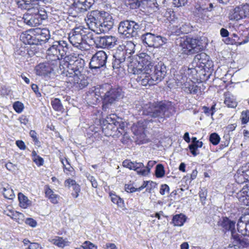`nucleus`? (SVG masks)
I'll return each mask as SVG.
<instances>
[{
    "instance_id": "20e7f679",
    "label": "nucleus",
    "mask_w": 249,
    "mask_h": 249,
    "mask_svg": "<svg viewBox=\"0 0 249 249\" xmlns=\"http://www.w3.org/2000/svg\"><path fill=\"white\" fill-rule=\"evenodd\" d=\"M85 60L77 57L74 53H67L61 60V64H60L58 73L61 75L67 73L70 74L74 72L75 70H84Z\"/></svg>"
},
{
    "instance_id": "6e6d98bb",
    "label": "nucleus",
    "mask_w": 249,
    "mask_h": 249,
    "mask_svg": "<svg viewBox=\"0 0 249 249\" xmlns=\"http://www.w3.org/2000/svg\"><path fill=\"white\" fill-rule=\"evenodd\" d=\"M82 248L83 249H97L96 247L89 241H85L82 246Z\"/></svg>"
},
{
    "instance_id": "338daca9",
    "label": "nucleus",
    "mask_w": 249,
    "mask_h": 249,
    "mask_svg": "<svg viewBox=\"0 0 249 249\" xmlns=\"http://www.w3.org/2000/svg\"><path fill=\"white\" fill-rule=\"evenodd\" d=\"M231 232V237L234 239L235 241L237 243L240 239L241 237L236 232L235 230L234 231H230Z\"/></svg>"
},
{
    "instance_id": "c9c22d12",
    "label": "nucleus",
    "mask_w": 249,
    "mask_h": 249,
    "mask_svg": "<svg viewBox=\"0 0 249 249\" xmlns=\"http://www.w3.org/2000/svg\"><path fill=\"white\" fill-rule=\"evenodd\" d=\"M186 221L185 216L182 214H176L172 218V223L174 226H181Z\"/></svg>"
},
{
    "instance_id": "603ef678",
    "label": "nucleus",
    "mask_w": 249,
    "mask_h": 249,
    "mask_svg": "<svg viewBox=\"0 0 249 249\" xmlns=\"http://www.w3.org/2000/svg\"><path fill=\"white\" fill-rule=\"evenodd\" d=\"M241 119L243 124H247L249 121V110H247L242 112Z\"/></svg>"
},
{
    "instance_id": "6e6552de",
    "label": "nucleus",
    "mask_w": 249,
    "mask_h": 249,
    "mask_svg": "<svg viewBox=\"0 0 249 249\" xmlns=\"http://www.w3.org/2000/svg\"><path fill=\"white\" fill-rule=\"evenodd\" d=\"M86 36L84 28L79 26L73 29L69 35V40L71 44L79 50L86 49L87 43L84 37Z\"/></svg>"
},
{
    "instance_id": "4be33fe9",
    "label": "nucleus",
    "mask_w": 249,
    "mask_h": 249,
    "mask_svg": "<svg viewBox=\"0 0 249 249\" xmlns=\"http://www.w3.org/2000/svg\"><path fill=\"white\" fill-rule=\"evenodd\" d=\"M236 221L223 216L218 221L217 225L225 233L235 230Z\"/></svg>"
},
{
    "instance_id": "b1692460",
    "label": "nucleus",
    "mask_w": 249,
    "mask_h": 249,
    "mask_svg": "<svg viewBox=\"0 0 249 249\" xmlns=\"http://www.w3.org/2000/svg\"><path fill=\"white\" fill-rule=\"evenodd\" d=\"M184 70L181 69L179 71H176L174 72L173 80L175 81V84H174L172 82V87L176 88L180 87L183 83H184L187 79L186 76L184 75Z\"/></svg>"
},
{
    "instance_id": "4468645a",
    "label": "nucleus",
    "mask_w": 249,
    "mask_h": 249,
    "mask_svg": "<svg viewBox=\"0 0 249 249\" xmlns=\"http://www.w3.org/2000/svg\"><path fill=\"white\" fill-rule=\"evenodd\" d=\"M249 17V4L237 6L230 11L229 18L231 20H239Z\"/></svg>"
},
{
    "instance_id": "a19ab883",
    "label": "nucleus",
    "mask_w": 249,
    "mask_h": 249,
    "mask_svg": "<svg viewBox=\"0 0 249 249\" xmlns=\"http://www.w3.org/2000/svg\"><path fill=\"white\" fill-rule=\"evenodd\" d=\"M2 192L4 196L6 198L11 199L15 196L13 190L9 185L3 187Z\"/></svg>"
},
{
    "instance_id": "7ed1b4c3",
    "label": "nucleus",
    "mask_w": 249,
    "mask_h": 249,
    "mask_svg": "<svg viewBox=\"0 0 249 249\" xmlns=\"http://www.w3.org/2000/svg\"><path fill=\"white\" fill-rule=\"evenodd\" d=\"M101 98L103 100V109L107 111L111 108L115 102L123 96L122 90L120 88H111L106 84L99 89Z\"/></svg>"
},
{
    "instance_id": "2f4dec72",
    "label": "nucleus",
    "mask_w": 249,
    "mask_h": 249,
    "mask_svg": "<svg viewBox=\"0 0 249 249\" xmlns=\"http://www.w3.org/2000/svg\"><path fill=\"white\" fill-rule=\"evenodd\" d=\"M101 98L100 93L99 92V89H96L95 92L89 93L87 95V99L89 104L96 105Z\"/></svg>"
},
{
    "instance_id": "e433bc0d",
    "label": "nucleus",
    "mask_w": 249,
    "mask_h": 249,
    "mask_svg": "<svg viewBox=\"0 0 249 249\" xmlns=\"http://www.w3.org/2000/svg\"><path fill=\"white\" fill-rule=\"evenodd\" d=\"M203 142H198L196 143H191L189 145L188 148L190 152L194 156H196L199 154L198 148H201L203 146Z\"/></svg>"
},
{
    "instance_id": "473e14b6",
    "label": "nucleus",
    "mask_w": 249,
    "mask_h": 249,
    "mask_svg": "<svg viewBox=\"0 0 249 249\" xmlns=\"http://www.w3.org/2000/svg\"><path fill=\"white\" fill-rule=\"evenodd\" d=\"M45 195L50 201L53 204H56L58 202L59 196L54 194V192L49 187L45 189Z\"/></svg>"
},
{
    "instance_id": "aec40b11",
    "label": "nucleus",
    "mask_w": 249,
    "mask_h": 249,
    "mask_svg": "<svg viewBox=\"0 0 249 249\" xmlns=\"http://www.w3.org/2000/svg\"><path fill=\"white\" fill-rule=\"evenodd\" d=\"M94 0H74L72 6L79 13L87 11L94 4Z\"/></svg>"
},
{
    "instance_id": "a211bd4d",
    "label": "nucleus",
    "mask_w": 249,
    "mask_h": 249,
    "mask_svg": "<svg viewBox=\"0 0 249 249\" xmlns=\"http://www.w3.org/2000/svg\"><path fill=\"white\" fill-rule=\"evenodd\" d=\"M239 231L245 235L249 236V212L245 213L240 218L237 224Z\"/></svg>"
},
{
    "instance_id": "a878e982",
    "label": "nucleus",
    "mask_w": 249,
    "mask_h": 249,
    "mask_svg": "<svg viewBox=\"0 0 249 249\" xmlns=\"http://www.w3.org/2000/svg\"><path fill=\"white\" fill-rule=\"evenodd\" d=\"M33 30L22 33L20 36V39L25 44L30 45H37V43L35 35L32 33Z\"/></svg>"
},
{
    "instance_id": "6ab92c4d",
    "label": "nucleus",
    "mask_w": 249,
    "mask_h": 249,
    "mask_svg": "<svg viewBox=\"0 0 249 249\" xmlns=\"http://www.w3.org/2000/svg\"><path fill=\"white\" fill-rule=\"evenodd\" d=\"M35 36L36 40L37 41V45H42L48 40L50 37V32L47 28H36L32 32Z\"/></svg>"
},
{
    "instance_id": "bb28decb",
    "label": "nucleus",
    "mask_w": 249,
    "mask_h": 249,
    "mask_svg": "<svg viewBox=\"0 0 249 249\" xmlns=\"http://www.w3.org/2000/svg\"><path fill=\"white\" fill-rule=\"evenodd\" d=\"M183 90L185 92L191 94L198 95L201 94V88L193 83L191 84H185Z\"/></svg>"
},
{
    "instance_id": "a18cd8bd",
    "label": "nucleus",
    "mask_w": 249,
    "mask_h": 249,
    "mask_svg": "<svg viewBox=\"0 0 249 249\" xmlns=\"http://www.w3.org/2000/svg\"><path fill=\"white\" fill-rule=\"evenodd\" d=\"M199 196L200 200L202 205H204L206 203V200L207 196V190L205 188H200L199 192Z\"/></svg>"
},
{
    "instance_id": "f8f14e48",
    "label": "nucleus",
    "mask_w": 249,
    "mask_h": 249,
    "mask_svg": "<svg viewBox=\"0 0 249 249\" xmlns=\"http://www.w3.org/2000/svg\"><path fill=\"white\" fill-rule=\"evenodd\" d=\"M198 42L195 38H187L186 40L182 38L176 39V43H179L182 53L187 54L194 53L201 49V46L198 44Z\"/></svg>"
},
{
    "instance_id": "9d476101",
    "label": "nucleus",
    "mask_w": 249,
    "mask_h": 249,
    "mask_svg": "<svg viewBox=\"0 0 249 249\" xmlns=\"http://www.w3.org/2000/svg\"><path fill=\"white\" fill-rule=\"evenodd\" d=\"M151 57L145 53H141L138 60V65L133 69V73L139 75L142 71L146 73L152 72L154 71V67L151 61Z\"/></svg>"
},
{
    "instance_id": "13d9d810",
    "label": "nucleus",
    "mask_w": 249,
    "mask_h": 249,
    "mask_svg": "<svg viewBox=\"0 0 249 249\" xmlns=\"http://www.w3.org/2000/svg\"><path fill=\"white\" fill-rule=\"evenodd\" d=\"M172 4L175 7H179L184 5L186 3L187 0H172Z\"/></svg>"
},
{
    "instance_id": "09e8293b",
    "label": "nucleus",
    "mask_w": 249,
    "mask_h": 249,
    "mask_svg": "<svg viewBox=\"0 0 249 249\" xmlns=\"http://www.w3.org/2000/svg\"><path fill=\"white\" fill-rule=\"evenodd\" d=\"M141 29L144 27V30L146 32L151 31L153 27V24L152 23L147 22L146 21H142L141 24Z\"/></svg>"
},
{
    "instance_id": "cd10ccee",
    "label": "nucleus",
    "mask_w": 249,
    "mask_h": 249,
    "mask_svg": "<svg viewBox=\"0 0 249 249\" xmlns=\"http://www.w3.org/2000/svg\"><path fill=\"white\" fill-rule=\"evenodd\" d=\"M52 68L47 63H40L36 67V74L38 75H45L52 71Z\"/></svg>"
},
{
    "instance_id": "864d4df0",
    "label": "nucleus",
    "mask_w": 249,
    "mask_h": 249,
    "mask_svg": "<svg viewBox=\"0 0 249 249\" xmlns=\"http://www.w3.org/2000/svg\"><path fill=\"white\" fill-rule=\"evenodd\" d=\"M240 169L242 170V173L244 174V176H245L247 180L249 181V162L244 166H243Z\"/></svg>"
},
{
    "instance_id": "393cba45",
    "label": "nucleus",
    "mask_w": 249,
    "mask_h": 249,
    "mask_svg": "<svg viewBox=\"0 0 249 249\" xmlns=\"http://www.w3.org/2000/svg\"><path fill=\"white\" fill-rule=\"evenodd\" d=\"M174 18H172V35L175 36H178L180 34L185 33L186 31L184 29V24L182 22H179L178 25V23L179 22L178 18L176 17L175 15H172Z\"/></svg>"
},
{
    "instance_id": "e2e57ef3",
    "label": "nucleus",
    "mask_w": 249,
    "mask_h": 249,
    "mask_svg": "<svg viewBox=\"0 0 249 249\" xmlns=\"http://www.w3.org/2000/svg\"><path fill=\"white\" fill-rule=\"evenodd\" d=\"M169 190V187L167 185L162 184L161 185L160 192L162 195H164L165 194L166 192L168 193Z\"/></svg>"
},
{
    "instance_id": "5701e85b",
    "label": "nucleus",
    "mask_w": 249,
    "mask_h": 249,
    "mask_svg": "<svg viewBox=\"0 0 249 249\" xmlns=\"http://www.w3.org/2000/svg\"><path fill=\"white\" fill-rule=\"evenodd\" d=\"M210 57L204 53H201L196 54L193 59V67L195 66L205 67L209 63Z\"/></svg>"
},
{
    "instance_id": "1a4fd4ad",
    "label": "nucleus",
    "mask_w": 249,
    "mask_h": 249,
    "mask_svg": "<svg viewBox=\"0 0 249 249\" xmlns=\"http://www.w3.org/2000/svg\"><path fill=\"white\" fill-rule=\"evenodd\" d=\"M69 53L68 44L66 41L59 40L53 42V44L47 50V57H57L62 59L63 57Z\"/></svg>"
},
{
    "instance_id": "ea45409f",
    "label": "nucleus",
    "mask_w": 249,
    "mask_h": 249,
    "mask_svg": "<svg viewBox=\"0 0 249 249\" xmlns=\"http://www.w3.org/2000/svg\"><path fill=\"white\" fill-rule=\"evenodd\" d=\"M51 105L53 108L56 111H63L64 110V108L61 101L58 98H54L52 100Z\"/></svg>"
},
{
    "instance_id": "4c0bfd02",
    "label": "nucleus",
    "mask_w": 249,
    "mask_h": 249,
    "mask_svg": "<svg viewBox=\"0 0 249 249\" xmlns=\"http://www.w3.org/2000/svg\"><path fill=\"white\" fill-rule=\"evenodd\" d=\"M106 121L108 124L107 127L111 129L115 128L114 126H116L119 124V122L116 120V116L114 114H111L107 116Z\"/></svg>"
},
{
    "instance_id": "9b49d317",
    "label": "nucleus",
    "mask_w": 249,
    "mask_h": 249,
    "mask_svg": "<svg viewBox=\"0 0 249 249\" xmlns=\"http://www.w3.org/2000/svg\"><path fill=\"white\" fill-rule=\"evenodd\" d=\"M83 71L80 70V71H78V70H76L72 74L67 73L62 75L67 77V82L72 84L78 89H81L89 84L87 77L82 74Z\"/></svg>"
},
{
    "instance_id": "72a5a7b5",
    "label": "nucleus",
    "mask_w": 249,
    "mask_h": 249,
    "mask_svg": "<svg viewBox=\"0 0 249 249\" xmlns=\"http://www.w3.org/2000/svg\"><path fill=\"white\" fill-rule=\"evenodd\" d=\"M48 59H49V63L47 64H49L50 67L52 68L53 71H56L58 73V71L59 69L60 64H61V59H57V57H51V59H49L48 57Z\"/></svg>"
},
{
    "instance_id": "423d86ee",
    "label": "nucleus",
    "mask_w": 249,
    "mask_h": 249,
    "mask_svg": "<svg viewBox=\"0 0 249 249\" xmlns=\"http://www.w3.org/2000/svg\"><path fill=\"white\" fill-rule=\"evenodd\" d=\"M170 106V102L166 101L149 103L144 106L143 113L153 118H162Z\"/></svg>"
},
{
    "instance_id": "4d7b16f0",
    "label": "nucleus",
    "mask_w": 249,
    "mask_h": 249,
    "mask_svg": "<svg viewBox=\"0 0 249 249\" xmlns=\"http://www.w3.org/2000/svg\"><path fill=\"white\" fill-rule=\"evenodd\" d=\"M237 244H239V246H242V247H246L249 245V242L248 239L242 238L241 236L240 239L238 240V241L236 243Z\"/></svg>"
},
{
    "instance_id": "ddd939ff",
    "label": "nucleus",
    "mask_w": 249,
    "mask_h": 249,
    "mask_svg": "<svg viewBox=\"0 0 249 249\" xmlns=\"http://www.w3.org/2000/svg\"><path fill=\"white\" fill-rule=\"evenodd\" d=\"M141 38L143 43L149 47L158 48L166 43L167 39L160 36H155L149 32L142 36Z\"/></svg>"
},
{
    "instance_id": "3c124183",
    "label": "nucleus",
    "mask_w": 249,
    "mask_h": 249,
    "mask_svg": "<svg viewBox=\"0 0 249 249\" xmlns=\"http://www.w3.org/2000/svg\"><path fill=\"white\" fill-rule=\"evenodd\" d=\"M13 108L17 113H21L24 108V106L22 103L19 101H17L13 104Z\"/></svg>"
},
{
    "instance_id": "052dcab7",
    "label": "nucleus",
    "mask_w": 249,
    "mask_h": 249,
    "mask_svg": "<svg viewBox=\"0 0 249 249\" xmlns=\"http://www.w3.org/2000/svg\"><path fill=\"white\" fill-rule=\"evenodd\" d=\"M34 161L38 166H41L43 164V159L39 156H36L33 159Z\"/></svg>"
},
{
    "instance_id": "5fc2aeb1",
    "label": "nucleus",
    "mask_w": 249,
    "mask_h": 249,
    "mask_svg": "<svg viewBox=\"0 0 249 249\" xmlns=\"http://www.w3.org/2000/svg\"><path fill=\"white\" fill-rule=\"evenodd\" d=\"M135 164V162H133L127 160H126L123 162V166L124 167L128 168L130 170H133Z\"/></svg>"
},
{
    "instance_id": "f3484780",
    "label": "nucleus",
    "mask_w": 249,
    "mask_h": 249,
    "mask_svg": "<svg viewBox=\"0 0 249 249\" xmlns=\"http://www.w3.org/2000/svg\"><path fill=\"white\" fill-rule=\"evenodd\" d=\"M118 38L113 36H104L97 37L95 43L102 48L111 49L117 45Z\"/></svg>"
},
{
    "instance_id": "58836bf2",
    "label": "nucleus",
    "mask_w": 249,
    "mask_h": 249,
    "mask_svg": "<svg viewBox=\"0 0 249 249\" xmlns=\"http://www.w3.org/2000/svg\"><path fill=\"white\" fill-rule=\"evenodd\" d=\"M241 171H242V170L240 168L239 169L237 170L236 174L234 175V178L236 181L239 184H242L248 181L247 178L244 176V174L242 173Z\"/></svg>"
},
{
    "instance_id": "2eb2a0df",
    "label": "nucleus",
    "mask_w": 249,
    "mask_h": 249,
    "mask_svg": "<svg viewBox=\"0 0 249 249\" xmlns=\"http://www.w3.org/2000/svg\"><path fill=\"white\" fill-rule=\"evenodd\" d=\"M107 58V53L103 51L96 52L91 57L89 62L91 69H98L105 66Z\"/></svg>"
},
{
    "instance_id": "37998d69",
    "label": "nucleus",
    "mask_w": 249,
    "mask_h": 249,
    "mask_svg": "<svg viewBox=\"0 0 249 249\" xmlns=\"http://www.w3.org/2000/svg\"><path fill=\"white\" fill-rule=\"evenodd\" d=\"M110 196L113 203L116 204L120 207H123L124 201L121 198L112 193L110 194Z\"/></svg>"
},
{
    "instance_id": "c03bdc74",
    "label": "nucleus",
    "mask_w": 249,
    "mask_h": 249,
    "mask_svg": "<svg viewBox=\"0 0 249 249\" xmlns=\"http://www.w3.org/2000/svg\"><path fill=\"white\" fill-rule=\"evenodd\" d=\"M127 4L130 6V8L133 9H136L139 7L142 0H126Z\"/></svg>"
},
{
    "instance_id": "de8ad7c7",
    "label": "nucleus",
    "mask_w": 249,
    "mask_h": 249,
    "mask_svg": "<svg viewBox=\"0 0 249 249\" xmlns=\"http://www.w3.org/2000/svg\"><path fill=\"white\" fill-rule=\"evenodd\" d=\"M209 140L213 144L215 145L219 142L220 138L217 133H213L210 135Z\"/></svg>"
},
{
    "instance_id": "39448f33",
    "label": "nucleus",
    "mask_w": 249,
    "mask_h": 249,
    "mask_svg": "<svg viewBox=\"0 0 249 249\" xmlns=\"http://www.w3.org/2000/svg\"><path fill=\"white\" fill-rule=\"evenodd\" d=\"M48 17L46 11L39 5L33 6L24 14L23 19L27 25L36 26L42 23Z\"/></svg>"
},
{
    "instance_id": "f704fd0d",
    "label": "nucleus",
    "mask_w": 249,
    "mask_h": 249,
    "mask_svg": "<svg viewBox=\"0 0 249 249\" xmlns=\"http://www.w3.org/2000/svg\"><path fill=\"white\" fill-rule=\"evenodd\" d=\"M145 169V167L142 162H135L133 170L136 171L138 175L143 176L148 175V170Z\"/></svg>"
},
{
    "instance_id": "c85d7f7f",
    "label": "nucleus",
    "mask_w": 249,
    "mask_h": 249,
    "mask_svg": "<svg viewBox=\"0 0 249 249\" xmlns=\"http://www.w3.org/2000/svg\"><path fill=\"white\" fill-rule=\"evenodd\" d=\"M122 47L126 54H131L135 52V45L131 41H125L119 45Z\"/></svg>"
},
{
    "instance_id": "dca6fc26",
    "label": "nucleus",
    "mask_w": 249,
    "mask_h": 249,
    "mask_svg": "<svg viewBox=\"0 0 249 249\" xmlns=\"http://www.w3.org/2000/svg\"><path fill=\"white\" fill-rule=\"evenodd\" d=\"M127 54L123 48L119 45L113 53L112 67L114 69L123 68L124 66Z\"/></svg>"
},
{
    "instance_id": "79ce46f5",
    "label": "nucleus",
    "mask_w": 249,
    "mask_h": 249,
    "mask_svg": "<svg viewBox=\"0 0 249 249\" xmlns=\"http://www.w3.org/2000/svg\"><path fill=\"white\" fill-rule=\"evenodd\" d=\"M18 198L20 206L23 208H26L30 204V201L28 200L27 197L21 193H18Z\"/></svg>"
},
{
    "instance_id": "680f3d73",
    "label": "nucleus",
    "mask_w": 249,
    "mask_h": 249,
    "mask_svg": "<svg viewBox=\"0 0 249 249\" xmlns=\"http://www.w3.org/2000/svg\"><path fill=\"white\" fill-rule=\"evenodd\" d=\"M25 223L32 227H35L36 226V222L31 218H28L25 220Z\"/></svg>"
},
{
    "instance_id": "49530a36",
    "label": "nucleus",
    "mask_w": 249,
    "mask_h": 249,
    "mask_svg": "<svg viewBox=\"0 0 249 249\" xmlns=\"http://www.w3.org/2000/svg\"><path fill=\"white\" fill-rule=\"evenodd\" d=\"M155 175L158 178H161L164 175V167L161 164H159L156 166Z\"/></svg>"
},
{
    "instance_id": "8fccbe9b",
    "label": "nucleus",
    "mask_w": 249,
    "mask_h": 249,
    "mask_svg": "<svg viewBox=\"0 0 249 249\" xmlns=\"http://www.w3.org/2000/svg\"><path fill=\"white\" fill-rule=\"evenodd\" d=\"M17 4L19 8L23 9H27V11H28L30 8H32V7H31L29 4L26 3L23 0H18L17 1Z\"/></svg>"
},
{
    "instance_id": "f03ea898",
    "label": "nucleus",
    "mask_w": 249,
    "mask_h": 249,
    "mask_svg": "<svg viewBox=\"0 0 249 249\" xmlns=\"http://www.w3.org/2000/svg\"><path fill=\"white\" fill-rule=\"evenodd\" d=\"M166 68L162 62L154 66V71L146 73L142 71L137 78V81L144 86L153 85L160 81L166 74Z\"/></svg>"
},
{
    "instance_id": "f257e3e1",
    "label": "nucleus",
    "mask_w": 249,
    "mask_h": 249,
    "mask_svg": "<svg viewBox=\"0 0 249 249\" xmlns=\"http://www.w3.org/2000/svg\"><path fill=\"white\" fill-rule=\"evenodd\" d=\"M106 14L97 10L88 12L85 21L89 29L97 34L108 32L112 28L113 22L104 18Z\"/></svg>"
},
{
    "instance_id": "69168bd1",
    "label": "nucleus",
    "mask_w": 249,
    "mask_h": 249,
    "mask_svg": "<svg viewBox=\"0 0 249 249\" xmlns=\"http://www.w3.org/2000/svg\"><path fill=\"white\" fill-rule=\"evenodd\" d=\"M156 163V162L154 160H150L148 162L147 166L145 167V170H148V174L150 173L151 168Z\"/></svg>"
},
{
    "instance_id": "bf43d9fd",
    "label": "nucleus",
    "mask_w": 249,
    "mask_h": 249,
    "mask_svg": "<svg viewBox=\"0 0 249 249\" xmlns=\"http://www.w3.org/2000/svg\"><path fill=\"white\" fill-rule=\"evenodd\" d=\"M88 179L91 182V185L93 187L96 188L98 186V183L94 177L89 175L87 176Z\"/></svg>"
},
{
    "instance_id": "0e129e2a",
    "label": "nucleus",
    "mask_w": 249,
    "mask_h": 249,
    "mask_svg": "<svg viewBox=\"0 0 249 249\" xmlns=\"http://www.w3.org/2000/svg\"><path fill=\"white\" fill-rule=\"evenodd\" d=\"M186 73H187L189 75L194 76L196 74V70L195 68L188 67L187 68V70L186 71Z\"/></svg>"
},
{
    "instance_id": "c756f323",
    "label": "nucleus",
    "mask_w": 249,
    "mask_h": 249,
    "mask_svg": "<svg viewBox=\"0 0 249 249\" xmlns=\"http://www.w3.org/2000/svg\"><path fill=\"white\" fill-rule=\"evenodd\" d=\"M49 241L53 244L61 248H63L64 247L69 245L68 241L59 236H55L54 238H51L49 239Z\"/></svg>"
},
{
    "instance_id": "774afa93",
    "label": "nucleus",
    "mask_w": 249,
    "mask_h": 249,
    "mask_svg": "<svg viewBox=\"0 0 249 249\" xmlns=\"http://www.w3.org/2000/svg\"><path fill=\"white\" fill-rule=\"evenodd\" d=\"M40 245L37 243H31L28 247V249H39Z\"/></svg>"
},
{
    "instance_id": "412c9836",
    "label": "nucleus",
    "mask_w": 249,
    "mask_h": 249,
    "mask_svg": "<svg viewBox=\"0 0 249 249\" xmlns=\"http://www.w3.org/2000/svg\"><path fill=\"white\" fill-rule=\"evenodd\" d=\"M214 7L213 3L211 2H208V5L205 4V6H198L196 8L195 15L203 20H208L210 19L207 15L208 12L212 11Z\"/></svg>"
},
{
    "instance_id": "7c9ffc66",
    "label": "nucleus",
    "mask_w": 249,
    "mask_h": 249,
    "mask_svg": "<svg viewBox=\"0 0 249 249\" xmlns=\"http://www.w3.org/2000/svg\"><path fill=\"white\" fill-rule=\"evenodd\" d=\"M225 99L224 104L228 107L235 108L237 105V103L234 97L231 95L229 92L225 93Z\"/></svg>"
},
{
    "instance_id": "0eeeda50",
    "label": "nucleus",
    "mask_w": 249,
    "mask_h": 249,
    "mask_svg": "<svg viewBox=\"0 0 249 249\" xmlns=\"http://www.w3.org/2000/svg\"><path fill=\"white\" fill-rule=\"evenodd\" d=\"M141 30L139 23L133 20H125L121 21L119 25L118 32L126 38L137 37Z\"/></svg>"
}]
</instances>
